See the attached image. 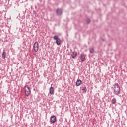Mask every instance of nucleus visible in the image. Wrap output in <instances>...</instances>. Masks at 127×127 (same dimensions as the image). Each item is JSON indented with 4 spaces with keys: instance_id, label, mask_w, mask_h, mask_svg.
Listing matches in <instances>:
<instances>
[{
    "instance_id": "1",
    "label": "nucleus",
    "mask_w": 127,
    "mask_h": 127,
    "mask_svg": "<svg viewBox=\"0 0 127 127\" xmlns=\"http://www.w3.org/2000/svg\"><path fill=\"white\" fill-rule=\"evenodd\" d=\"M113 94L116 96H118L119 94H121V91L120 90V86L118 83H115L114 85Z\"/></svg>"
},
{
    "instance_id": "2",
    "label": "nucleus",
    "mask_w": 127,
    "mask_h": 127,
    "mask_svg": "<svg viewBox=\"0 0 127 127\" xmlns=\"http://www.w3.org/2000/svg\"><path fill=\"white\" fill-rule=\"evenodd\" d=\"M54 40H56V43L58 45L61 44V40L59 38L58 35H56L53 37Z\"/></svg>"
},
{
    "instance_id": "3",
    "label": "nucleus",
    "mask_w": 127,
    "mask_h": 127,
    "mask_svg": "<svg viewBox=\"0 0 127 127\" xmlns=\"http://www.w3.org/2000/svg\"><path fill=\"white\" fill-rule=\"evenodd\" d=\"M25 95L26 96H27V97H28V96H29V95H30V88H29V87H28V85H26L25 86Z\"/></svg>"
},
{
    "instance_id": "4",
    "label": "nucleus",
    "mask_w": 127,
    "mask_h": 127,
    "mask_svg": "<svg viewBox=\"0 0 127 127\" xmlns=\"http://www.w3.org/2000/svg\"><path fill=\"white\" fill-rule=\"evenodd\" d=\"M33 48L35 52H37V51H38V49H39V45L38 44V42H36L34 44Z\"/></svg>"
},
{
    "instance_id": "5",
    "label": "nucleus",
    "mask_w": 127,
    "mask_h": 127,
    "mask_svg": "<svg viewBox=\"0 0 127 127\" xmlns=\"http://www.w3.org/2000/svg\"><path fill=\"white\" fill-rule=\"evenodd\" d=\"M56 120H57L56 116H55L54 115L52 116L50 118V123L51 124L55 123L56 122Z\"/></svg>"
},
{
    "instance_id": "6",
    "label": "nucleus",
    "mask_w": 127,
    "mask_h": 127,
    "mask_svg": "<svg viewBox=\"0 0 127 127\" xmlns=\"http://www.w3.org/2000/svg\"><path fill=\"white\" fill-rule=\"evenodd\" d=\"M56 13L57 15H58V16H60L62 15V13H63V11H62V9L58 8L56 11Z\"/></svg>"
},
{
    "instance_id": "7",
    "label": "nucleus",
    "mask_w": 127,
    "mask_h": 127,
    "mask_svg": "<svg viewBox=\"0 0 127 127\" xmlns=\"http://www.w3.org/2000/svg\"><path fill=\"white\" fill-rule=\"evenodd\" d=\"M49 93L51 95H53L54 94V88L53 87L50 88Z\"/></svg>"
},
{
    "instance_id": "8",
    "label": "nucleus",
    "mask_w": 127,
    "mask_h": 127,
    "mask_svg": "<svg viewBox=\"0 0 127 127\" xmlns=\"http://www.w3.org/2000/svg\"><path fill=\"white\" fill-rule=\"evenodd\" d=\"M80 59L81 60V61H82V62H84V61H85V59H86V58L85 57V55L84 54H81Z\"/></svg>"
},
{
    "instance_id": "9",
    "label": "nucleus",
    "mask_w": 127,
    "mask_h": 127,
    "mask_svg": "<svg viewBox=\"0 0 127 127\" xmlns=\"http://www.w3.org/2000/svg\"><path fill=\"white\" fill-rule=\"evenodd\" d=\"M76 86H80V85H82V80H80V79H78L76 81Z\"/></svg>"
},
{
    "instance_id": "10",
    "label": "nucleus",
    "mask_w": 127,
    "mask_h": 127,
    "mask_svg": "<svg viewBox=\"0 0 127 127\" xmlns=\"http://www.w3.org/2000/svg\"><path fill=\"white\" fill-rule=\"evenodd\" d=\"M5 57H6V52L3 51L2 54V58H3V59H5Z\"/></svg>"
},
{
    "instance_id": "11",
    "label": "nucleus",
    "mask_w": 127,
    "mask_h": 127,
    "mask_svg": "<svg viewBox=\"0 0 127 127\" xmlns=\"http://www.w3.org/2000/svg\"><path fill=\"white\" fill-rule=\"evenodd\" d=\"M77 56V52H73L72 54H71V57L72 58H75Z\"/></svg>"
},
{
    "instance_id": "12",
    "label": "nucleus",
    "mask_w": 127,
    "mask_h": 127,
    "mask_svg": "<svg viewBox=\"0 0 127 127\" xmlns=\"http://www.w3.org/2000/svg\"><path fill=\"white\" fill-rule=\"evenodd\" d=\"M82 91H83L82 93H83V94H85V93H87V88L83 87L82 88Z\"/></svg>"
},
{
    "instance_id": "13",
    "label": "nucleus",
    "mask_w": 127,
    "mask_h": 127,
    "mask_svg": "<svg viewBox=\"0 0 127 127\" xmlns=\"http://www.w3.org/2000/svg\"><path fill=\"white\" fill-rule=\"evenodd\" d=\"M116 102H117V99H116V98H114L112 99L111 103L113 104V105H115L116 104Z\"/></svg>"
},
{
    "instance_id": "14",
    "label": "nucleus",
    "mask_w": 127,
    "mask_h": 127,
    "mask_svg": "<svg viewBox=\"0 0 127 127\" xmlns=\"http://www.w3.org/2000/svg\"><path fill=\"white\" fill-rule=\"evenodd\" d=\"M90 53H94L95 52V50L94 48H91L89 49Z\"/></svg>"
},
{
    "instance_id": "15",
    "label": "nucleus",
    "mask_w": 127,
    "mask_h": 127,
    "mask_svg": "<svg viewBox=\"0 0 127 127\" xmlns=\"http://www.w3.org/2000/svg\"><path fill=\"white\" fill-rule=\"evenodd\" d=\"M86 22H87V24H89V23H90V22H91V20H90V19H88L86 20Z\"/></svg>"
},
{
    "instance_id": "16",
    "label": "nucleus",
    "mask_w": 127,
    "mask_h": 127,
    "mask_svg": "<svg viewBox=\"0 0 127 127\" xmlns=\"http://www.w3.org/2000/svg\"><path fill=\"white\" fill-rule=\"evenodd\" d=\"M102 41H105V39H102Z\"/></svg>"
}]
</instances>
